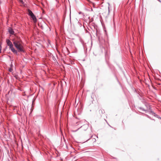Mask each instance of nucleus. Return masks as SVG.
<instances>
[{"label":"nucleus","mask_w":161,"mask_h":161,"mask_svg":"<svg viewBox=\"0 0 161 161\" xmlns=\"http://www.w3.org/2000/svg\"><path fill=\"white\" fill-rule=\"evenodd\" d=\"M9 71L10 72H11L12 71V69L11 68L9 69Z\"/></svg>","instance_id":"6e6552de"},{"label":"nucleus","mask_w":161,"mask_h":161,"mask_svg":"<svg viewBox=\"0 0 161 161\" xmlns=\"http://www.w3.org/2000/svg\"><path fill=\"white\" fill-rule=\"evenodd\" d=\"M6 42L7 45L11 49V51L14 53H17V51L13 47V45L11 42L9 40H7Z\"/></svg>","instance_id":"f03ea898"},{"label":"nucleus","mask_w":161,"mask_h":161,"mask_svg":"<svg viewBox=\"0 0 161 161\" xmlns=\"http://www.w3.org/2000/svg\"><path fill=\"white\" fill-rule=\"evenodd\" d=\"M8 31L9 33L13 35L14 34V31L13 30V29L10 28H9L8 29Z\"/></svg>","instance_id":"7ed1b4c3"},{"label":"nucleus","mask_w":161,"mask_h":161,"mask_svg":"<svg viewBox=\"0 0 161 161\" xmlns=\"http://www.w3.org/2000/svg\"><path fill=\"white\" fill-rule=\"evenodd\" d=\"M109 12V7H108L107 8V10L106 11L103 12V13H107L108 14Z\"/></svg>","instance_id":"423d86ee"},{"label":"nucleus","mask_w":161,"mask_h":161,"mask_svg":"<svg viewBox=\"0 0 161 161\" xmlns=\"http://www.w3.org/2000/svg\"><path fill=\"white\" fill-rule=\"evenodd\" d=\"M1 47L0 46V52H1Z\"/></svg>","instance_id":"1a4fd4ad"},{"label":"nucleus","mask_w":161,"mask_h":161,"mask_svg":"<svg viewBox=\"0 0 161 161\" xmlns=\"http://www.w3.org/2000/svg\"><path fill=\"white\" fill-rule=\"evenodd\" d=\"M31 17L34 20V21H36V18L34 14L33 15H32V16H31Z\"/></svg>","instance_id":"20e7f679"},{"label":"nucleus","mask_w":161,"mask_h":161,"mask_svg":"<svg viewBox=\"0 0 161 161\" xmlns=\"http://www.w3.org/2000/svg\"><path fill=\"white\" fill-rule=\"evenodd\" d=\"M99 113L100 114H102L105 113L104 110L103 109H100L99 110Z\"/></svg>","instance_id":"39448f33"},{"label":"nucleus","mask_w":161,"mask_h":161,"mask_svg":"<svg viewBox=\"0 0 161 161\" xmlns=\"http://www.w3.org/2000/svg\"><path fill=\"white\" fill-rule=\"evenodd\" d=\"M28 13L31 16H32V15L33 14L32 12L30 10H28Z\"/></svg>","instance_id":"0eeeda50"},{"label":"nucleus","mask_w":161,"mask_h":161,"mask_svg":"<svg viewBox=\"0 0 161 161\" xmlns=\"http://www.w3.org/2000/svg\"><path fill=\"white\" fill-rule=\"evenodd\" d=\"M13 43L19 52H24L23 43L19 38L14 39Z\"/></svg>","instance_id":"f257e3e1"}]
</instances>
